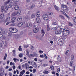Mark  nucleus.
I'll return each instance as SVG.
<instances>
[{"label": "nucleus", "instance_id": "10", "mask_svg": "<svg viewBox=\"0 0 76 76\" xmlns=\"http://www.w3.org/2000/svg\"><path fill=\"white\" fill-rule=\"evenodd\" d=\"M39 31V28H36L34 29L33 31L34 33H37Z\"/></svg>", "mask_w": 76, "mask_h": 76}, {"label": "nucleus", "instance_id": "27", "mask_svg": "<svg viewBox=\"0 0 76 76\" xmlns=\"http://www.w3.org/2000/svg\"><path fill=\"white\" fill-rule=\"evenodd\" d=\"M53 13L52 12H49L48 13V15L49 16H50V15L53 16Z\"/></svg>", "mask_w": 76, "mask_h": 76}, {"label": "nucleus", "instance_id": "12", "mask_svg": "<svg viewBox=\"0 0 76 76\" xmlns=\"http://www.w3.org/2000/svg\"><path fill=\"white\" fill-rule=\"evenodd\" d=\"M18 32V30L15 28H13L12 33H16Z\"/></svg>", "mask_w": 76, "mask_h": 76}, {"label": "nucleus", "instance_id": "34", "mask_svg": "<svg viewBox=\"0 0 76 76\" xmlns=\"http://www.w3.org/2000/svg\"><path fill=\"white\" fill-rule=\"evenodd\" d=\"M19 57H20V58H22V57H23V54L20 53L19 55Z\"/></svg>", "mask_w": 76, "mask_h": 76}, {"label": "nucleus", "instance_id": "3", "mask_svg": "<svg viewBox=\"0 0 76 76\" xmlns=\"http://www.w3.org/2000/svg\"><path fill=\"white\" fill-rule=\"evenodd\" d=\"M58 44L59 45L61 46L63 45V39H60L58 40Z\"/></svg>", "mask_w": 76, "mask_h": 76}, {"label": "nucleus", "instance_id": "64", "mask_svg": "<svg viewBox=\"0 0 76 76\" xmlns=\"http://www.w3.org/2000/svg\"><path fill=\"white\" fill-rule=\"evenodd\" d=\"M9 75L10 76H12V73L9 72Z\"/></svg>", "mask_w": 76, "mask_h": 76}, {"label": "nucleus", "instance_id": "20", "mask_svg": "<svg viewBox=\"0 0 76 76\" xmlns=\"http://www.w3.org/2000/svg\"><path fill=\"white\" fill-rule=\"evenodd\" d=\"M34 7L35 4H33L31 6H30L29 7V9H34Z\"/></svg>", "mask_w": 76, "mask_h": 76}, {"label": "nucleus", "instance_id": "46", "mask_svg": "<svg viewBox=\"0 0 76 76\" xmlns=\"http://www.w3.org/2000/svg\"><path fill=\"white\" fill-rule=\"evenodd\" d=\"M72 57H71V60H73V59H74V56H73V55H72Z\"/></svg>", "mask_w": 76, "mask_h": 76}, {"label": "nucleus", "instance_id": "1", "mask_svg": "<svg viewBox=\"0 0 76 76\" xmlns=\"http://www.w3.org/2000/svg\"><path fill=\"white\" fill-rule=\"evenodd\" d=\"M61 8L62 10H63L64 11L65 10L66 12H67L69 11V9L67 8V6L66 5H64V4L61 5Z\"/></svg>", "mask_w": 76, "mask_h": 76}, {"label": "nucleus", "instance_id": "7", "mask_svg": "<svg viewBox=\"0 0 76 76\" xmlns=\"http://www.w3.org/2000/svg\"><path fill=\"white\" fill-rule=\"evenodd\" d=\"M43 17L44 20H48V15L46 14H44L43 16Z\"/></svg>", "mask_w": 76, "mask_h": 76}, {"label": "nucleus", "instance_id": "43", "mask_svg": "<svg viewBox=\"0 0 76 76\" xmlns=\"http://www.w3.org/2000/svg\"><path fill=\"white\" fill-rule=\"evenodd\" d=\"M2 37H3V34L2 33L0 32V38H2Z\"/></svg>", "mask_w": 76, "mask_h": 76}, {"label": "nucleus", "instance_id": "37", "mask_svg": "<svg viewBox=\"0 0 76 76\" xmlns=\"http://www.w3.org/2000/svg\"><path fill=\"white\" fill-rule=\"evenodd\" d=\"M73 20H74L75 23H76V17H74L73 18Z\"/></svg>", "mask_w": 76, "mask_h": 76}, {"label": "nucleus", "instance_id": "17", "mask_svg": "<svg viewBox=\"0 0 76 76\" xmlns=\"http://www.w3.org/2000/svg\"><path fill=\"white\" fill-rule=\"evenodd\" d=\"M22 25H23V23L22 22L19 23L18 24V26H19V27L22 26Z\"/></svg>", "mask_w": 76, "mask_h": 76}, {"label": "nucleus", "instance_id": "21", "mask_svg": "<svg viewBox=\"0 0 76 76\" xmlns=\"http://www.w3.org/2000/svg\"><path fill=\"white\" fill-rule=\"evenodd\" d=\"M4 6H2L1 7V10L2 12H3L4 11Z\"/></svg>", "mask_w": 76, "mask_h": 76}, {"label": "nucleus", "instance_id": "48", "mask_svg": "<svg viewBox=\"0 0 76 76\" xmlns=\"http://www.w3.org/2000/svg\"><path fill=\"white\" fill-rule=\"evenodd\" d=\"M43 66H44V67H46V66H47V64H44L43 65Z\"/></svg>", "mask_w": 76, "mask_h": 76}, {"label": "nucleus", "instance_id": "5", "mask_svg": "<svg viewBox=\"0 0 76 76\" xmlns=\"http://www.w3.org/2000/svg\"><path fill=\"white\" fill-rule=\"evenodd\" d=\"M26 27L31 28L32 26V24L30 23H27L26 24Z\"/></svg>", "mask_w": 76, "mask_h": 76}, {"label": "nucleus", "instance_id": "30", "mask_svg": "<svg viewBox=\"0 0 76 76\" xmlns=\"http://www.w3.org/2000/svg\"><path fill=\"white\" fill-rule=\"evenodd\" d=\"M43 73L44 74H48V71H46V70H45L43 72Z\"/></svg>", "mask_w": 76, "mask_h": 76}, {"label": "nucleus", "instance_id": "63", "mask_svg": "<svg viewBox=\"0 0 76 76\" xmlns=\"http://www.w3.org/2000/svg\"><path fill=\"white\" fill-rule=\"evenodd\" d=\"M62 17H63V16L61 15H60L59 16V18H62Z\"/></svg>", "mask_w": 76, "mask_h": 76}, {"label": "nucleus", "instance_id": "32", "mask_svg": "<svg viewBox=\"0 0 76 76\" xmlns=\"http://www.w3.org/2000/svg\"><path fill=\"white\" fill-rule=\"evenodd\" d=\"M9 31L11 32L12 33V31H13V28H10L9 29Z\"/></svg>", "mask_w": 76, "mask_h": 76}, {"label": "nucleus", "instance_id": "14", "mask_svg": "<svg viewBox=\"0 0 76 76\" xmlns=\"http://www.w3.org/2000/svg\"><path fill=\"white\" fill-rule=\"evenodd\" d=\"M45 34V32L44 31V29H42L41 30V34H42V37H44Z\"/></svg>", "mask_w": 76, "mask_h": 76}, {"label": "nucleus", "instance_id": "55", "mask_svg": "<svg viewBox=\"0 0 76 76\" xmlns=\"http://www.w3.org/2000/svg\"><path fill=\"white\" fill-rule=\"evenodd\" d=\"M34 61H38V60L37 59V58H35L34 59Z\"/></svg>", "mask_w": 76, "mask_h": 76}, {"label": "nucleus", "instance_id": "28", "mask_svg": "<svg viewBox=\"0 0 76 76\" xmlns=\"http://www.w3.org/2000/svg\"><path fill=\"white\" fill-rule=\"evenodd\" d=\"M13 60H14V62L15 63H16V61H19V59H17L16 58H15L13 59Z\"/></svg>", "mask_w": 76, "mask_h": 76}, {"label": "nucleus", "instance_id": "41", "mask_svg": "<svg viewBox=\"0 0 76 76\" xmlns=\"http://www.w3.org/2000/svg\"><path fill=\"white\" fill-rule=\"evenodd\" d=\"M28 67L29 65H28V64H26V69H27L28 68Z\"/></svg>", "mask_w": 76, "mask_h": 76}, {"label": "nucleus", "instance_id": "22", "mask_svg": "<svg viewBox=\"0 0 76 76\" xmlns=\"http://www.w3.org/2000/svg\"><path fill=\"white\" fill-rule=\"evenodd\" d=\"M9 9V8L7 7H6L4 10V11L5 13H7V10H8V9Z\"/></svg>", "mask_w": 76, "mask_h": 76}, {"label": "nucleus", "instance_id": "29", "mask_svg": "<svg viewBox=\"0 0 76 76\" xmlns=\"http://www.w3.org/2000/svg\"><path fill=\"white\" fill-rule=\"evenodd\" d=\"M7 54L5 53V55L4 56V60H6V58H7Z\"/></svg>", "mask_w": 76, "mask_h": 76}, {"label": "nucleus", "instance_id": "58", "mask_svg": "<svg viewBox=\"0 0 76 76\" xmlns=\"http://www.w3.org/2000/svg\"><path fill=\"white\" fill-rule=\"evenodd\" d=\"M73 69L74 70V72H73V73H74V72H75V66H74L73 67Z\"/></svg>", "mask_w": 76, "mask_h": 76}, {"label": "nucleus", "instance_id": "18", "mask_svg": "<svg viewBox=\"0 0 76 76\" xmlns=\"http://www.w3.org/2000/svg\"><path fill=\"white\" fill-rule=\"evenodd\" d=\"M36 14L37 17H39L40 16L41 13H40V12H36Z\"/></svg>", "mask_w": 76, "mask_h": 76}, {"label": "nucleus", "instance_id": "4", "mask_svg": "<svg viewBox=\"0 0 76 76\" xmlns=\"http://www.w3.org/2000/svg\"><path fill=\"white\" fill-rule=\"evenodd\" d=\"M31 64L32 66H33L34 67L36 68L37 67V64L35 63V62H34L33 61H31Z\"/></svg>", "mask_w": 76, "mask_h": 76}, {"label": "nucleus", "instance_id": "52", "mask_svg": "<svg viewBox=\"0 0 76 76\" xmlns=\"http://www.w3.org/2000/svg\"><path fill=\"white\" fill-rule=\"evenodd\" d=\"M24 48H27V47H28V45H25L24 46Z\"/></svg>", "mask_w": 76, "mask_h": 76}, {"label": "nucleus", "instance_id": "49", "mask_svg": "<svg viewBox=\"0 0 76 76\" xmlns=\"http://www.w3.org/2000/svg\"><path fill=\"white\" fill-rule=\"evenodd\" d=\"M36 69H34L33 70V73H35V72H36Z\"/></svg>", "mask_w": 76, "mask_h": 76}, {"label": "nucleus", "instance_id": "13", "mask_svg": "<svg viewBox=\"0 0 76 76\" xmlns=\"http://www.w3.org/2000/svg\"><path fill=\"white\" fill-rule=\"evenodd\" d=\"M36 21L37 23H39L41 22V19L39 18H37L36 19Z\"/></svg>", "mask_w": 76, "mask_h": 76}, {"label": "nucleus", "instance_id": "16", "mask_svg": "<svg viewBox=\"0 0 76 76\" xmlns=\"http://www.w3.org/2000/svg\"><path fill=\"white\" fill-rule=\"evenodd\" d=\"M22 18L21 17H19L17 19V20L18 22H20V21H22Z\"/></svg>", "mask_w": 76, "mask_h": 76}, {"label": "nucleus", "instance_id": "61", "mask_svg": "<svg viewBox=\"0 0 76 76\" xmlns=\"http://www.w3.org/2000/svg\"><path fill=\"white\" fill-rule=\"evenodd\" d=\"M26 1L27 3L30 2V0H26Z\"/></svg>", "mask_w": 76, "mask_h": 76}, {"label": "nucleus", "instance_id": "56", "mask_svg": "<svg viewBox=\"0 0 76 76\" xmlns=\"http://www.w3.org/2000/svg\"><path fill=\"white\" fill-rule=\"evenodd\" d=\"M38 5H39V7H40L42 5V4H41V3H39Z\"/></svg>", "mask_w": 76, "mask_h": 76}, {"label": "nucleus", "instance_id": "2", "mask_svg": "<svg viewBox=\"0 0 76 76\" xmlns=\"http://www.w3.org/2000/svg\"><path fill=\"white\" fill-rule=\"evenodd\" d=\"M70 32H69V29H66L63 31V34L65 36H67Z\"/></svg>", "mask_w": 76, "mask_h": 76}, {"label": "nucleus", "instance_id": "54", "mask_svg": "<svg viewBox=\"0 0 76 76\" xmlns=\"http://www.w3.org/2000/svg\"><path fill=\"white\" fill-rule=\"evenodd\" d=\"M39 53H40V54H41L42 53H43V51H42L41 50H40L39 51Z\"/></svg>", "mask_w": 76, "mask_h": 76}, {"label": "nucleus", "instance_id": "40", "mask_svg": "<svg viewBox=\"0 0 76 76\" xmlns=\"http://www.w3.org/2000/svg\"><path fill=\"white\" fill-rule=\"evenodd\" d=\"M57 60H58V61L59 62H61L62 61L61 59H60L58 57H57Z\"/></svg>", "mask_w": 76, "mask_h": 76}, {"label": "nucleus", "instance_id": "6", "mask_svg": "<svg viewBox=\"0 0 76 76\" xmlns=\"http://www.w3.org/2000/svg\"><path fill=\"white\" fill-rule=\"evenodd\" d=\"M10 3V0H9L5 2H4V6L6 7H8V4Z\"/></svg>", "mask_w": 76, "mask_h": 76}, {"label": "nucleus", "instance_id": "45", "mask_svg": "<svg viewBox=\"0 0 76 76\" xmlns=\"http://www.w3.org/2000/svg\"><path fill=\"white\" fill-rule=\"evenodd\" d=\"M60 71V69L59 68H58L57 69V72L58 73H59Z\"/></svg>", "mask_w": 76, "mask_h": 76}, {"label": "nucleus", "instance_id": "60", "mask_svg": "<svg viewBox=\"0 0 76 76\" xmlns=\"http://www.w3.org/2000/svg\"><path fill=\"white\" fill-rule=\"evenodd\" d=\"M12 68H13V69H16V67H15V66H12Z\"/></svg>", "mask_w": 76, "mask_h": 76}, {"label": "nucleus", "instance_id": "53", "mask_svg": "<svg viewBox=\"0 0 76 76\" xmlns=\"http://www.w3.org/2000/svg\"><path fill=\"white\" fill-rule=\"evenodd\" d=\"M23 74H24V73L23 72H22V71L20 72V75H23Z\"/></svg>", "mask_w": 76, "mask_h": 76}, {"label": "nucleus", "instance_id": "51", "mask_svg": "<svg viewBox=\"0 0 76 76\" xmlns=\"http://www.w3.org/2000/svg\"><path fill=\"white\" fill-rule=\"evenodd\" d=\"M40 57H41V58H44V55H40Z\"/></svg>", "mask_w": 76, "mask_h": 76}, {"label": "nucleus", "instance_id": "36", "mask_svg": "<svg viewBox=\"0 0 76 76\" xmlns=\"http://www.w3.org/2000/svg\"><path fill=\"white\" fill-rule=\"evenodd\" d=\"M60 12H61V13H63V15H65V16H66L67 15V14H66V13L64 12H63V11H60Z\"/></svg>", "mask_w": 76, "mask_h": 76}, {"label": "nucleus", "instance_id": "31", "mask_svg": "<svg viewBox=\"0 0 76 76\" xmlns=\"http://www.w3.org/2000/svg\"><path fill=\"white\" fill-rule=\"evenodd\" d=\"M58 24V23L56 22H53L52 23V25H57Z\"/></svg>", "mask_w": 76, "mask_h": 76}, {"label": "nucleus", "instance_id": "44", "mask_svg": "<svg viewBox=\"0 0 76 76\" xmlns=\"http://www.w3.org/2000/svg\"><path fill=\"white\" fill-rule=\"evenodd\" d=\"M16 12H13L12 13V16H15L16 15Z\"/></svg>", "mask_w": 76, "mask_h": 76}, {"label": "nucleus", "instance_id": "35", "mask_svg": "<svg viewBox=\"0 0 76 76\" xmlns=\"http://www.w3.org/2000/svg\"><path fill=\"white\" fill-rule=\"evenodd\" d=\"M50 67L51 69L52 70H54V67L53 66H50Z\"/></svg>", "mask_w": 76, "mask_h": 76}, {"label": "nucleus", "instance_id": "33", "mask_svg": "<svg viewBox=\"0 0 76 76\" xmlns=\"http://www.w3.org/2000/svg\"><path fill=\"white\" fill-rule=\"evenodd\" d=\"M8 8H11L12 7V4H9L8 5Z\"/></svg>", "mask_w": 76, "mask_h": 76}, {"label": "nucleus", "instance_id": "57", "mask_svg": "<svg viewBox=\"0 0 76 76\" xmlns=\"http://www.w3.org/2000/svg\"><path fill=\"white\" fill-rule=\"evenodd\" d=\"M30 56L31 57H34V55H33V54H30Z\"/></svg>", "mask_w": 76, "mask_h": 76}, {"label": "nucleus", "instance_id": "38", "mask_svg": "<svg viewBox=\"0 0 76 76\" xmlns=\"http://www.w3.org/2000/svg\"><path fill=\"white\" fill-rule=\"evenodd\" d=\"M18 50L21 51L22 50V48H21V46H19L18 48Z\"/></svg>", "mask_w": 76, "mask_h": 76}, {"label": "nucleus", "instance_id": "50", "mask_svg": "<svg viewBox=\"0 0 76 76\" xmlns=\"http://www.w3.org/2000/svg\"><path fill=\"white\" fill-rule=\"evenodd\" d=\"M11 35H12V34L10 33H9L8 34V36H9V37H10Z\"/></svg>", "mask_w": 76, "mask_h": 76}, {"label": "nucleus", "instance_id": "11", "mask_svg": "<svg viewBox=\"0 0 76 76\" xmlns=\"http://www.w3.org/2000/svg\"><path fill=\"white\" fill-rule=\"evenodd\" d=\"M21 12H22V10H18L17 12V15L18 16H19V15H21Z\"/></svg>", "mask_w": 76, "mask_h": 76}, {"label": "nucleus", "instance_id": "23", "mask_svg": "<svg viewBox=\"0 0 76 76\" xmlns=\"http://www.w3.org/2000/svg\"><path fill=\"white\" fill-rule=\"evenodd\" d=\"M14 9L15 10H17L19 9V6L18 5H15L14 7Z\"/></svg>", "mask_w": 76, "mask_h": 76}, {"label": "nucleus", "instance_id": "47", "mask_svg": "<svg viewBox=\"0 0 76 76\" xmlns=\"http://www.w3.org/2000/svg\"><path fill=\"white\" fill-rule=\"evenodd\" d=\"M44 56L45 57V58H46V59H47L48 58L47 57V56H46V54H44Z\"/></svg>", "mask_w": 76, "mask_h": 76}, {"label": "nucleus", "instance_id": "8", "mask_svg": "<svg viewBox=\"0 0 76 76\" xmlns=\"http://www.w3.org/2000/svg\"><path fill=\"white\" fill-rule=\"evenodd\" d=\"M58 29V30H59L61 32L62 31H64V29H63V28H61V26H59L58 27H56Z\"/></svg>", "mask_w": 76, "mask_h": 76}, {"label": "nucleus", "instance_id": "26", "mask_svg": "<svg viewBox=\"0 0 76 76\" xmlns=\"http://www.w3.org/2000/svg\"><path fill=\"white\" fill-rule=\"evenodd\" d=\"M35 14H32L31 16V18H35Z\"/></svg>", "mask_w": 76, "mask_h": 76}, {"label": "nucleus", "instance_id": "59", "mask_svg": "<svg viewBox=\"0 0 76 76\" xmlns=\"http://www.w3.org/2000/svg\"><path fill=\"white\" fill-rule=\"evenodd\" d=\"M69 53L68 50L66 51V53H65V54H66V55H67V53Z\"/></svg>", "mask_w": 76, "mask_h": 76}, {"label": "nucleus", "instance_id": "24", "mask_svg": "<svg viewBox=\"0 0 76 76\" xmlns=\"http://www.w3.org/2000/svg\"><path fill=\"white\" fill-rule=\"evenodd\" d=\"M10 18L9 17H7L6 19V20L7 22H9L10 21Z\"/></svg>", "mask_w": 76, "mask_h": 76}, {"label": "nucleus", "instance_id": "39", "mask_svg": "<svg viewBox=\"0 0 76 76\" xmlns=\"http://www.w3.org/2000/svg\"><path fill=\"white\" fill-rule=\"evenodd\" d=\"M72 63H73V61H71L69 63V65L70 66H71V67L72 66Z\"/></svg>", "mask_w": 76, "mask_h": 76}, {"label": "nucleus", "instance_id": "9", "mask_svg": "<svg viewBox=\"0 0 76 76\" xmlns=\"http://www.w3.org/2000/svg\"><path fill=\"white\" fill-rule=\"evenodd\" d=\"M55 34L56 35H59L61 34V32L60 30H56L55 31Z\"/></svg>", "mask_w": 76, "mask_h": 76}, {"label": "nucleus", "instance_id": "42", "mask_svg": "<svg viewBox=\"0 0 76 76\" xmlns=\"http://www.w3.org/2000/svg\"><path fill=\"white\" fill-rule=\"evenodd\" d=\"M57 27H54L53 28H51L52 30L53 31H54V30H56V29H57Z\"/></svg>", "mask_w": 76, "mask_h": 76}, {"label": "nucleus", "instance_id": "19", "mask_svg": "<svg viewBox=\"0 0 76 76\" xmlns=\"http://www.w3.org/2000/svg\"><path fill=\"white\" fill-rule=\"evenodd\" d=\"M4 17V14L1 13L0 14V19H2Z\"/></svg>", "mask_w": 76, "mask_h": 76}, {"label": "nucleus", "instance_id": "15", "mask_svg": "<svg viewBox=\"0 0 76 76\" xmlns=\"http://www.w3.org/2000/svg\"><path fill=\"white\" fill-rule=\"evenodd\" d=\"M54 8L56 10V11H57V12H58V11L59 10V8L56 5H54Z\"/></svg>", "mask_w": 76, "mask_h": 76}, {"label": "nucleus", "instance_id": "62", "mask_svg": "<svg viewBox=\"0 0 76 76\" xmlns=\"http://www.w3.org/2000/svg\"><path fill=\"white\" fill-rule=\"evenodd\" d=\"M10 66H12L13 65V63L12 62H11L10 63Z\"/></svg>", "mask_w": 76, "mask_h": 76}, {"label": "nucleus", "instance_id": "25", "mask_svg": "<svg viewBox=\"0 0 76 76\" xmlns=\"http://www.w3.org/2000/svg\"><path fill=\"white\" fill-rule=\"evenodd\" d=\"M16 19V17H13L12 18V22H15V20Z\"/></svg>", "mask_w": 76, "mask_h": 76}]
</instances>
